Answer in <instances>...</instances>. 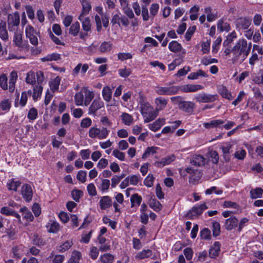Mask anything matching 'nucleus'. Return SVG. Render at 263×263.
Segmentation results:
<instances>
[{
  "label": "nucleus",
  "instance_id": "a211bd4d",
  "mask_svg": "<svg viewBox=\"0 0 263 263\" xmlns=\"http://www.w3.org/2000/svg\"><path fill=\"white\" fill-rule=\"evenodd\" d=\"M46 227L50 233H56L60 230L59 223L57 221L52 219L49 221Z\"/></svg>",
  "mask_w": 263,
  "mask_h": 263
},
{
  "label": "nucleus",
  "instance_id": "4c0bfd02",
  "mask_svg": "<svg viewBox=\"0 0 263 263\" xmlns=\"http://www.w3.org/2000/svg\"><path fill=\"white\" fill-rule=\"evenodd\" d=\"M0 37L4 41L8 39V34L6 28V23L4 22L0 23Z\"/></svg>",
  "mask_w": 263,
  "mask_h": 263
},
{
  "label": "nucleus",
  "instance_id": "58836bf2",
  "mask_svg": "<svg viewBox=\"0 0 263 263\" xmlns=\"http://www.w3.org/2000/svg\"><path fill=\"white\" fill-rule=\"evenodd\" d=\"M168 49L172 52H176L181 51L182 46L177 41H173L169 43Z\"/></svg>",
  "mask_w": 263,
  "mask_h": 263
},
{
  "label": "nucleus",
  "instance_id": "49530a36",
  "mask_svg": "<svg viewBox=\"0 0 263 263\" xmlns=\"http://www.w3.org/2000/svg\"><path fill=\"white\" fill-rule=\"evenodd\" d=\"M110 185V181L108 179H104L102 180L99 189L101 191L105 192L109 189Z\"/></svg>",
  "mask_w": 263,
  "mask_h": 263
},
{
  "label": "nucleus",
  "instance_id": "e2e57ef3",
  "mask_svg": "<svg viewBox=\"0 0 263 263\" xmlns=\"http://www.w3.org/2000/svg\"><path fill=\"white\" fill-rule=\"evenodd\" d=\"M124 175H121L120 176L115 175L112 177L111 179V186L112 187L115 188L118 184L120 182L121 180L124 177Z\"/></svg>",
  "mask_w": 263,
  "mask_h": 263
},
{
  "label": "nucleus",
  "instance_id": "ea45409f",
  "mask_svg": "<svg viewBox=\"0 0 263 263\" xmlns=\"http://www.w3.org/2000/svg\"><path fill=\"white\" fill-rule=\"evenodd\" d=\"M112 48V44L109 42H103L99 47V50L101 53L109 52Z\"/></svg>",
  "mask_w": 263,
  "mask_h": 263
},
{
  "label": "nucleus",
  "instance_id": "4468645a",
  "mask_svg": "<svg viewBox=\"0 0 263 263\" xmlns=\"http://www.w3.org/2000/svg\"><path fill=\"white\" fill-rule=\"evenodd\" d=\"M202 88V86L199 84H186L182 86L180 89L184 92H192L201 90Z\"/></svg>",
  "mask_w": 263,
  "mask_h": 263
},
{
  "label": "nucleus",
  "instance_id": "bf43d9fd",
  "mask_svg": "<svg viewBox=\"0 0 263 263\" xmlns=\"http://www.w3.org/2000/svg\"><path fill=\"white\" fill-rule=\"evenodd\" d=\"M154 177L152 174H148L144 180V184L147 187H152L153 185Z\"/></svg>",
  "mask_w": 263,
  "mask_h": 263
},
{
  "label": "nucleus",
  "instance_id": "09e8293b",
  "mask_svg": "<svg viewBox=\"0 0 263 263\" xmlns=\"http://www.w3.org/2000/svg\"><path fill=\"white\" fill-rule=\"evenodd\" d=\"M141 201L142 198L140 196L138 195L137 194L133 195L130 198L132 206L139 205Z\"/></svg>",
  "mask_w": 263,
  "mask_h": 263
},
{
  "label": "nucleus",
  "instance_id": "2f4dec72",
  "mask_svg": "<svg viewBox=\"0 0 263 263\" xmlns=\"http://www.w3.org/2000/svg\"><path fill=\"white\" fill-rule=\"evenodd\" d=\"M199 77H207L208 74L203 70L199 69L195 72L191 73L187 76V78L189 80H196L198 79Z\"/></svg>",
  "mask_w": 263,
  "mask_h": 263
},
{
  "label": "nucleus",
  "instance_id": "2eb2a0df",
  "mask_svg": "<svg viewBox=\"0 0 263 263\" xmlns=\"http://www.w3.org/2000/svg\"><path fill=\"white\" fill-rule=\"evenodd\" d=\"M220 249V243L216 241L209 249V256L211 258H215L219 255Z\"/></svg>",
  "mask_w": 263,
  "mask_h": 263
},
{
  "label": "nucleus",
  "instance_id": "052dcab7",
  "mask_svg": "<svg viewBox=\"0 0 263 263\" xmlns=\"http://www.w3.org/2000/svg\"><path fill=\"white\" fill-rule=\"evenodd\" d=\"M220 93L222 97L229 100L232 99V96L231 92L225 87H222L220 89Z\"/></svg>",
  "mask_w": 263,
  "mask_h": 263
},
{
  "label": "nucleus",
  "instance_id": "6e6d98bb",
  "mask_svg": "<svg viewBox=\"0 0 263 263\" xmlns=\"http://www.w3.org/2000/svg\"><path fill=\"white\" fill-rule=\"evenodd\" d=\"M222 42V39L221 37H218L213 42L212 45V52L214 53H217L219 49V47Z\"/></svg>",
  "mask_w": 263,
  "mask_h": 263
},
{
  "label": "nucleus",
  "instance_id": "1a4fd4ad",
  "mask_svg": "<svg viewBox=\"0 0 263 263\" xmlns=\"http://www.w3.org/2000/svg\"><path fill=\"white\" fill-rule=\"evenodd\" d=\"M23 33L21 31L15 32L13 37L14 44L21 49H27L29 47L28 43L24 42L22 40Z\"/></svg>",
  "mask_w": 263,
  "mask_h": 263
},
{
  "label": "nucleus",
  "instance_id": "39448f33",
  "mask_svg": "<svg viewBox=\"0 0 263 263\" xmlns=\"http://www.w3.org/2000/svg\"><path fill=\"white\" fill-rule=\"evenodd\" d=\"M179 87L177 86L161 87L156 88V92L159 95H173L178 92Z\"/></svg>",
  "mask_w": 263,
  "mask_h": 263
},
{
  "label": "nucleus",
  "instance_id": "f8f14e48",
  "mask_svg": "<svg viewBox=\"0 0 263 263\" xmlns=\"http://www.w3.org/2000/svg\"><path fill=\"white\" fill-rule=\"evenodd\" d=\"M207 208L208 207L204 203H202L200 205H196L188 213V216L191 218L196 217L202 214L203 211Z\"/></svg>",
  "mask_w": 263,
  "mask_h": 263
},
{
  "label": "nucleus",
  "instance_id": "a18cd8bd",
  "mask_svg": "<svg viewBox=\"0 0 263 263\" xmlns=\"http://www.w3.org/2000/svg\"><path fill=\"white\" fill-rule=\"evenodd\" d=\"M157 148L156 147H148L145 151L144 153L142 156L143 159H145L151 155L155 154L157 152Z\"/></svg>",
  "mask_w": 263,
  "mask_h": 263
},
{
  "label": "nucleus",
  "instance_id": "72a5a7b5",
  "mask_svg": "<svg viewBox=\"0 0 263 263\" xmlns=\"http://www.w3.org/2000/svg\"><path fill=\"white\" fill-rule=\"evenodd\" d=\"M20 212L22 213L24 218L28 221H32L33 220V216L31 212L26 207H23L20 209Z\"/></svg>",
  "mask_w": 263,
  "mask_h": 263
},
{
  "label": "nucleus",
  "instance_id": "c85d7f7f",
  "mask_svg": "<svg viewBox=\"0 0 263 263\" xmlns=\"http://www.w3.org/2000/svg\"><path fill=\"white\" fill-rule=\"evenodd\" d=\"M61 59L60 54L57 53H52L48 54L44 57L41 59L43 62L56 61Z\"/></svg>",
  "mask_w": 263,
  "mask_h": 263
},
{
  "label": "nucleus",
  "instance_id": "7ed1b4c3",
  "mask_svg": "<svg viewBox=\"0 0 263 263\" xmlns=\"http://www.w3.org/2000/svg\"><path fill=\"white\" fill-rule=\"evenodd\" d=\"M139 104L140 112L145 123L151 122L158 116V113L156 109H154L149 103L145 102L142 97L140 100Z\"/></svg>",
  "mask_w": 263,
  "mask_h": 263
},
{
  "label": "nucleus",
  "instance_id": "9b49d317",
  "mask_svg": "<svg viewBox=\"0 0 263 263\" xmlns=\"http://www.w3.org/2000/svg\"><path fill=\"white\" fill-rule=\"evenodd\" d=\"M194 99L199 103H209L214 101L216 100V96L200 93L196 95Z\"/></svg>",
  "mask_w": 263,
  "mask_h": 263
},
{
  "label": "nucleus",
  "instance_id": "5701e85b",
  "mask_svg": "<svg viewBox=\"0 0 263 263\" xmlns=\"http://www.w3.org/2000/svg\"><path fill=\"white\" fill-rule=\"evenodd\" d=\"M152 255V251L150 249H143L138 252L135 255L136 259H144L151 257Z\"/></svg>",
  "mask_w": 263,
  "mask_h": 263
},
{
  "label": "nucleus",
  "instance_id": "680f3d73",
  "mask_svg": "<svg viewBox=\"0 0 263 263\" xmlns=\"http://www.w3.org/2000/svg\"><path fill=\"white\" fill-rule=\"evenodd\" d=\"M246 155V151L242 148H239L237 149L235 153V157L238 159L242 160L245 158Z\"/></svg>",
  "mask_w": 263,
  "mask_h": 263
},
{
  "label": "nucleus",
  "instance_id": "69168bd1",
  "mask_svg": "<svg viewBox=\"0 0 263 263\" xmlns=\"http://www.w3.org/2000/svg\"><path fill=\"white\" fill-rule=\"evenodd\" d=\"M26 81L28 84H33L35 82V73L32 71H29L27 74Z\"/></svg>",
  "mask_w": 263,
  "mask_h": 263
},
{
  "label": "nucleus",
  "instance_id": "4d7b16f0",
  "mask_svg": "<svg viewBox=\"0 0 263 263\" xmlns=\"http://www.w3.org/2000/svg\"><path fill=\"white\" fill-rule=\"evenodd\" d=\"M82 5L83 6V10L81 15L84 16L89 12L90 9V5L89 3L85 0H83L82 1Z\"/></svg>",
  "mask_w": 263,
  "mask_h": 263
},
{
  "label": "nucleus",
  "instance_id": "8fccbe9b",
  "mask_svg": "<svg viewBox=\"0 0 263 263\" xmlns=\"http://www.w3.org/2000/svg\"><path fill=\"white\" fill-rule=\"evenodd\" d=\"M127 179L129 181L130 184L133 185H136L138 184L139 181H140L141 177L138 175H133L127 177Z\"/></svg>",
  "mask_w": 263,
  "mask_h": 263
},
{
  "label": "nucleus",
  "instance_id": "0e129e2a",
  "mask_svg": "<svg viewBox=\"0 0 263 263\" xmlns=\"http://www.w3.org/2000/svg\"><path fill=\"white\" fill-rule=\"evenodd\" d=\"M108 165V161L104 158L100 159L97 165V167L100 170L106 168Z\"/></svg>",
  "mask_w": 263,
  "mask_h": 263
},
{
  "label": "nucleus",
  "instance_id": "dca6fc26",
  "mask_svg": "<svg viewBox=\"0 0 263 263\" xmlns=\"http://www.w3.org/2000/svg\"><path fill=\"white\" fill-rule=\"evenodd\" d=\"M238 220L235 217H231L226 220L225 228L228 230H232L238 226Z\"/></svg>",
  "mask_w": 263,
  "mask_h": 263
},
{
  "label": "nucleus",
  "instance_id": "864d4df0",
  "mask_svg": "<svg viewBox=\"0 0 263 263\" xmlns=\"http://www.w3.org/2000/svg\"><path fill=\"white\" fill-rule=\"evenodd\" d=\"M83 191L79 190H73L71 192V196L73 200L76 201H79L80 199L83 196Z\"/></svg>",
  "mask_w": 263,
  "mask_h": 263
},
{
  "label": "nucleus",
  "instance_id": "a878e982",
  "mask_svg": "<svg viewBox=\"0 0 263 263\" xmlns=\"http://www.w3.org/2000/svg\"><path fill=\"white\" fill-rule=\"evenodd\" d=\"M102 95L103 99L106 102H109L112 97V90L111 88L108 86L104 87L102 90Z\"/></svg>",
  "mask_w": 263,
  "mask_h": 263
},
{
  "label": "nucleus",
  "instance_id": "de8ad7c7",
  "mask_svg": "<svg viewBox=\"0 0 263 263\" xmlns=\"http://www.w3.org/2000/svg\"><path fill=\"white\" fill-rule=\"evenodd\" d=\"M80 24L78 22L73 23L70 26L69 33L73 36H77L80 31Z\"/></svg>",
  "mask_w": 263,
  "mask_h": 263
},
{
  "label": "nucleus",
  "instance_id": "5fc2aeb1",
  "mask_svg": "<svg viewBox=\"0 0 263 263\" xmlns=\"http://www.w3.org/2000/svg\"><path fill=\"white\" fill-rule=\"evenodd\" d=\"M0 86L4 90L8 89L7 77L5 74L0 75Z\"/></svg>",
  "mask_w": 263,
  "mask_h": 263
},
{
  "label": "nucleus",
  "instance_id": "aec40b11",
  "mask_svg": "<svg viewBox=\"0 0 263 263\" xmlns=\"http://www.w3.org/2000/svg\"><path fill=\"white\" fill-rule=\"evenodd\" d=\"M194 107V103L190 101H183L180 104L179 106L181 109L187 112H192Z\"/></svg>",
  "mask_w": 263,
  "mask_h": 263
},
{
  "label": "nucleus",
  "instance_id": "774afa93",
  "mask_svg": "<svg viewBox=\"0 0 263 263\" xmlns=\"http://www.w3.org/2000/svg\"><path fill=\"white\" fill-rule=\"evenodd\" d=\"M11 107V102L9 99H5L0 103V107L3 110H9Z\"/></svg>",
  "mask_w": 263,
  "mask_h": 263
},
{
  "label": "nucleus",
  "instance_id": "9d476101",
  "mask_svg": "<svg viewBox=\"0 0 263 263\" xmlns=\"http://www.w3.org/2000/svg\"><path fill=\"white\" fill-rule=\"evenodd\" d=\"M21 194L26 201H30L32 200L33 196L31 186L28 184L23 185L21 188Z\"/></svg>",
  "mask_w": 263,
  "mask_h": 263
},
{
  "label": "nucleus",
  "instance_id": "cd10ccee",
  "mask_svg": "<svg viewBox=\"0 0 263 263\" xmlns=\"http://www.w3.org/2000/svg\"><path fill=\"white\" fill-rule=\"evenodd\" d=\"M217 29L220 32H229L231 30L230 24L223 20H219L217 22Z\"/></svg>",
  "mask_w": 263,
  "mask_h": 263
},
{
  "label": "nucleus",
  "instance_id": "7c9ffc66",
  "mask_svg": "<svg viewBox=\"0 0 263 263\" xmlns=\"http://www.w3.org/2000/svg\"><path fill=\"white\" fill-rule=\"evenodd\" d=\"M61 82V78L57 76L51 80L49 82L50 89L53 92L57 91L59 87Z\"/></svg>",
  "mask_w": 263,
  "mask_h": 263
},
{
  "label": "nucleus",
  "instance_id": "e433bc0d",
  "mask_svg": "<svg viewBox=\"0 0 263 263\" xmlns=\"http://www.w3.org/2000/svg\"><path fill=\"white\" fill-rule=\"evenodd\" d=\"M263 190L260 187H256L250 191V196L252 199L261 198Z\"/></svg>",
  "mask_w": 263,
  "mask_h": 263
},
{
  "label": "nucleus",
  "instance_id": "ddd939ff",
  "mask_svg": "<svg viewBox=\"0 0 263 263\" xmlns=\"http://www.w3.org/2000/svg\"><path fill=\"white\" fill-rule=\"evenodd\" d=\"M176 159V156L174 155H171L162 158L160 160L156 161L155 163V166L158 167H162L165 165L171 164Z\"/></svg>",
  "mask_w": 263,
  "mask_h": 263
},
{
  "label": "nucleus",
  "instance_id": "c9c22d12",
  "mask_svg": "<svg viewBox=\"0 0 263 263\" xmlns=\"http://www.w3.org/2000/svg\"><path fill=\"white\" fill-rule=\"evenodd\" d=\"M79 19L82 22L83 29L86 32L90 31L91 25L89 19L88 18H84L82 15L79 16Z\"/></svg>",
  "mask_w": 263,
  "mask_h": 263
},
{
  "label": "nucleus",
  "instance_id": "f257e3e1",
  "mask_svg": "<svg viewBox=\"0 0 263 263\" xmlns=\"http://www.w3.org/2000/svg\"><path fill=\"white\" fill-rule=\"evenodd\" d=\"M251 48V43L248 44L245 39H239L232 49V58L233 63L238 60L240 62L243 61L248 55Z\"/></svg>",
  "mask_w": 263,
  "mask_h": 263
},
{
  "label": "nucleus",
  "instance_id": "338daca9",
  "mask_svg": "<svg viewBox=\"0 0 263 263\" xmlns=\"http://www.w3.org/2000/svg\"><path fill=\"white\" fill-rule=\"evenodd\" d=\"M112 155L120 161H124L125 154L118 149H114L112 152Z\"/></svg>",
  "mask_w": 263,
  "mask_h": 263
},
{
  "label": "nucleus",
  "instance_id": "20e7f679",
  "mask_svg": "<svg viewBox=\"0 0 263 263\" xmlns=\"http://www.w3.org/2000/svg\"><path fill=\"white\" fill-rule=\"evenodd\" d=\"M109 131L105 127L101 128L97 127H92L89 130V136L92 139H98L99 140L106 138L108 135Z\"/></svg>",
  "mask_w": 263,
  "mask_h": 263
},
{
  "label": "nucleus",
  "instance_id": "0eeeda50",
  "mask_svg": "<svg viewBox=\"0 0 263 263\" xmlns=\"http://www.w3.org/2000/svg\"><path fill=\"white\" fill-rule=\"evenodd\" d=\"M26 37L29 39L31 44L36 46L38 44L37 33L31 25H27L25 28Z\"/></svg>",
  "mask_w": 263,
  "mask_h": 263
},
{
  "label": "nucleus",
  "instance_id": "423d86ee",
  "mask_svg": "<svg viewBox=\"0 0 263 263\" xmlns=\"http://www.w3.org/2000/svg\"><path fill=\"white\" fill-rule=\"evenodd\" d=\"M104 102L100 98L94 99L88 108V114L90 116H96L97 111L102 108H104Z\"/></svg>",
  "mask_w": 263,
  "mask_h": 263
},
{
  "label": "nucleus",
  "instance_id": "37998d69",
  "mask_svg": "<svg viewBox=\"0 0 263 263\" xmlns=\"http://www.w3.org/2000/svg\"><path fill=\"white\" fill-rule=\"evenodd\" d=\"M207 157L209 160L211 161L213 163H217L218 161V155L215 151H210L207 154Z\"/></svg>",
  "mask_w": 263,
  "mask_h": 263
},
{
  "label": "nucleus",
  "instance_id": "c03bdc74",
  "mask_svg": "<svg viewBox=\"0 0 263 263\" xmlns=\"http://www.w3.org/2000/svg\"><path fill=\"white\" fill-rule=\"evenodd\" d=\"M204 159L201 155H196L191 161V163L195 165L201 166L204 164Z\"/></svg>",
  "mask_w": 263,
  "mask_h": 263
},
{
  "label": "nucleus",
  "instance_id": "603ef678",
  "mask_svg": "<svg viewBox=\"0 0 263 263\" xmlns=\"http://www.w3.org/2000/svg\"><path fill=\"white\" fill-rule=\"evenodd\" d=\"M43 90V87L41 85H35L33 89V98L34 100L41 96Z\"/></svg>",
  "mask_w": 263,
  "mask_h": 263
},
{
  "label": "nucleus",
  "instance_id": "bb28decb",
  "mask_svg": "<svg viewBox=\"0 0 263 263\" xmlns=\"http://www.w3.org/2000/svg\"><path fill=\"white\" fill-rule=\"evenodd\" d=\"M197 45V46H199ZM200 45L201 48V50L203 54L208 53L210 50L211 41L209 40H203L200 43Z\"/></svg>",
  "mask_w": 263,
  "mask_h": 263
},
{
  "label": "nucleus",
  "instance_id": "473e14b6",
  "mask_svg": "<svg viewBox=\"0 0 263 263\" xmlns=\"http://www.w3.org/2000/svg\"><path fill=\"white\" fill-rule=\"evenodd\" d=\"M81 257L82 255L81 252L77 250H74L72 252L71 257L68 260V263H79Z\"/></svg>",
  "mask_w": 263,
  "mask_h": 263
},
{
  "label": "nucleus",
  "instance_id": "f03ea898",
  "mask_svg": "<svg viewBox=\"0 0 263 263\" xmlns=\"http://www.w3.org/2000/svg\"><path fill=\"white\" fill-rule=\"evenodd\" d=\"M95 93L86 87H82L80 91L77 92L74 96L76 105L78 106H88L94 98Z\"/></svg>",
  "mask_w": 263,
  "mask_h": 263
},
{
  "label": "nucleus",
  "instance_id": "3c124183",
  "mask_svg": "<svg viewBox=\"0 0 263 263\" xmlns=\"http://www.w3.org/2000/svg\"><path fill=\"white\" fill-rule=\"evenodd\" d=\"M31 93V91L29 90L28 92H23L22 93L20 101L19 103L20 105L22 107H24L27 103L28 96L30 95Z\"/></svg>",
  "mask_w": 263,
  "mask_h": 263
},
{
  "label": "nucleus",
  "instance_id": "6e6552de",
  "mask_svg": "<svg viewBox=\"0 0 263 263\" xmlns=\"http://www.w3.org/2000/svg\"><path fill=\"white\" fill-rule=\"evenodd\" d=\"M20 15L17 12L13 14H10L8 18V29L10 31L15 30L16 27L20 24Z\"/></svg>",
  "mask_w": 263,
  "mask_h": 263
},
{
  "label": "nucleus",
  "instance_id": "6ab92c4d",
  "mask_svg": "<svg viewBox=\"0 0 263 263\" xmlns=\"http://www.w3.org/2000/svg\"><path fill=\"white\" fill-rule=\"evenodd\" d=\"M21 182L16 179H10L7 182V186L9 191L16 192L17 188L20 186Z\"/></svg>",
  "mask_w": 263,
  "mask_h": 263
},
{
  "label": "nucleus",
  "instance_id": "79ce46f5",
  "mask_svg": "<svg viewBox=\"0 0 263 263\" xmlns=\"http://www.w3.org/2000/svg\"><path fill=\"white\" fill-rule=\"evenodd\" d=\"M73 245L72 240H66L59 247L58 250L60 252H64L69 250Z\"/></svg>",
  "mask_w": 263,
  "mask_h": 263
},
{
  "label": "nucleus",
  "instance_id": "a19ab883",
  "mask_svg": "<svg viewBox=\"0 0 263 263\" xmlns=\"http://www.w3.org/2000/svg\"><path fill=\"white\" fill-rule=\"evenodd\" d=\"M101 263H112L114 260V256L109 253L101 255L100 257Z\"/></svg>",
  "mask_w": 263,
  "mask_h": 263
},
{
  "label": "nucleus",
  "instance_id": "412c9836",
  "mask_svg": "<svg viewBox=\"0 0 263 263\" xmlns=\"http://www.w3.org/2000/svg\"><path fill=\"white\" fill-rule=\"evenodd\" d=\"M155 103L156 105V110L158 113L159 111L165 107L167 103V100L162 97H158L155 99Z\"/></svg>",
  "mask_w": 263,
  "mask_h": 263
},
{
  "label": "nucleus",
  "instance_id": "f3484780",
  "mask_svg": "<svg viewBox=\"0 0 263 263\" xmlns=\"http://www.w3.org/2000/svg\"><path fill=\"white\" fill-rule=\"evenodd\" d=\"M165 118H159L153 123L150 124L148 125V127L153 132H156L159 130L161 127V126L165 124Z\"/></svg>",
  "mask_w": 263,
  "mask_h": 263
},
{
  "label": "nucleus",
  "instance_id": "4be33fe9",
  "mask_svg": "<svg viewBox=\"0 0 263 263\" xmlns=\"http://www.w3.org/2000/svg\"><path fill=\"white\" fill-rule=\"evenodd\" d=\"M99 204L100 208L102 210H106L108 209L111 205L110 198L108 196L102 197L99 201Z\"/></svg>",
  "mask_w": 263,
  "mask_h": 263
},
{
  "label": "nucleus",
  "instance_id": "393cba45",
  "mask_svg": "<svg viewBox=\"0 0 263 263\" xmlns=\"http://www.w3.org/2000/svg\"><path fill=\"white\" fill-rule=\"evenodd\" d=\"M17 79V74L16 71H13L11 72L9 79V90L13 92L15 88V84Z\"/></svg>",
  "mask_w": 263,
  "mask_h": 263
},
{
  "label": "nucleus",
  "instance_id": "c756f323",
  "mask_svg": "<svg viewBox=\"0 0 263 263\" xmlns=\"http://www.w3.org/2000/svg\"><path fill=\"white\" fill-rule=\"evenodd\" d=\"M121 118L122 122L126 125L129 126L132 125L134 122L133 116L127 113L123 112L121 115Z\"/></svg>",
  "mask_w": 263,
  "mask_h": 263
},
{
  "label": "nucleus",
  "instance_id": "13d9d810",
  "mask_svg": "<svg viewBox=\"0 0 263 263\" xmlns=\"http://www.w3.org/2000/svg\"><path fill=\"white\" fill-rule=\"evenodd\" d=\"M103 222L105 224H108L112 229H115L116 228L117 222L115 221L111 220L107 216H104L102 218Z\"/></svg>",
  "mask_w": 263,
  "mask_h": 263
},
{
  "label": "nucleus",
  "instance_id": "b1692460",
  "mask_svg": "<svg viewBox=\"0 0 263 263\" xmlns=\"http://www.w3.org/2000/svg\"><path fill=\"white\" fill-rule=\"evenodd\" d=\"M224 123V121L222 120H213L208 122H205L203 125L205 128H211L219 127L220 125L223 124Z\"/></svg>",
  "mask_w": 263,
  "mask_h": 263
},
{
  "label": "nucleus",
  "instance_id": "f704fd0d",
  "mask_svg": "<svg viewBox=\"0 0 263 263\" xmlns=\"http://www.w3.org/2000/svg\"><path fill=\"white\" fill-rule=\"evenodd\" d=\"M204 13L206 14L207 21L209 22H213L217 17V13L212 12L210 7L204 8Z\"/></svg>",
  "mask_w": 263,
  "mask_h": 263
}]
</instances>
